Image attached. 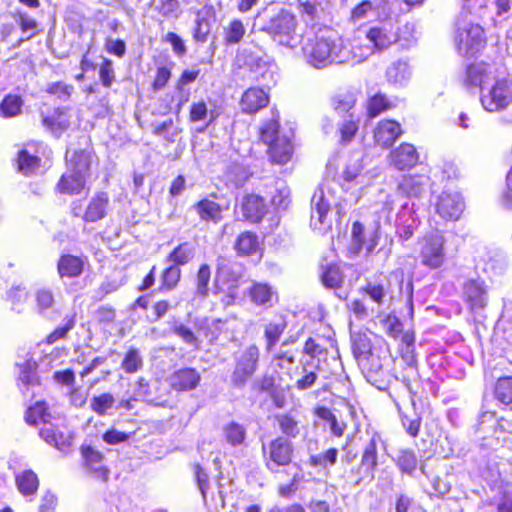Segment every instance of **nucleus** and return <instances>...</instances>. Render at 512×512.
Wrapping results in <instances>:
<instances>
[{
  "instance_id": "1",
  "label": "nucleus",
  "mask_w": 512,
  "mask_h": 512,
  "mask_svg": "<svg viewBox=\"0 0 512 512\" xmlns=\"http://www.w3.org/2000/svg\"><path fill=\"white\" fill-rule=\"evenodd\" d=\"M281 116L276 108L270 110V117L262 121L258 129L259 140L267 145V157L270 163L285 165L291 161L294 154L292 140L287 136H280Z\"/></svg>"
},
{
  "instance_id": "2",
  "label": "nucleus",
  "mask_w": 512,
  "mask_h": 512,
  "mask_svg": "<svg viewBox=\"0 0 512 512\" xmlns=\"http://www.w3.org/2000/svg\"><path fill=\"white\" fill-rule=\"evenodd\" d=\"M297 27L296 15L282 8L268 19L261 31L265 32L279 46L294 49L297 46Z\"/></svg>"
},
{
  "instance_id": "3",
  "label": "nucleus",
  "mask_w": 512,
  "mask_h": 512,
  "mask_svg": "<svg viewBox=\"0 0 512 512\" xmlns=\"http://www.w3.org/2000/svg\"><path fill=\"white\" fill-rule=\"evenodd\" d=\"M302 52L308 64L322 69L338 62L340 48L331 37L315 34L303 45Z\"/></svg>"
},
{
  "instance_id": "4",
  "label": "nucleus",
  "mask_w": 512,
  "mask_h": 512,
  "mask_svg": "<svg viewBox=\"0 0 512 512\" xmlns=\"http://www.w3.org/2000/svg\"><path fill=\"white\" fill-rule=\"evenodd\" d=\"M261 352L256 344H250L234 354V367L231 373V384L243 387L256 373Z\"/></svg>"
},
{
  "instance_id": "5",
  "label": "nucleus",
  "mask_w": 512,
  "mask_h": 512,
  "mask_svg": "<svg viewBox=\"0 0 512 512\" xmlns=\"http://www.w3.org/2000/svg\"><path fill=\"white\" fill-rule=\"evenodd\" d=\"M261 451L264 465L269 471H277L280 467H288L294 462L295 447L290 440L282 436L263 444Z\"/></svg>"
},
{
  "instance_id": "6",
  "label": "nucleus",
  "mask_w": 512,
  "mask_h": 512,
  "mask_svg": "<svg viewBox=\"0 0 512 512\" xmlns=\"http://www.w3.org/2000/svg\"><path fill=\"white\" fill-rule=\"evenodd\" d=\"M385 326L386 334L394 340H399L403 345L407 347V351L401 355L405 360L406 365L410 368H417V359L413 352L415 344V331L413 329L404 330V324L394 314H388L382 320Z\"/></svg>"
},
{
  "instance_id": "7",
  "label": "nucleus",
  "mask_w": 512,
  "mask_h": 512,
  "mask_svg": "<svg viewBox=\"0 0 512 512\" xmlns=\"http://www.w3.org/2000/svg\"><path fill=\"white\" fill-rule=\"evenodd\" d=\"M420 259L421 264L429 269H438L444 265L445 238L440 231L434 230L422 237Z\"/></svg>"
},
{
  "instance_id": "8",
  "label": "nucleus",
  "mask_w": 512,
  "mask_h": 512,
  "mask_svg": "<svg viewBox=\"0 0 512 512\" xmlns=\"http://www.w3.org/2000/svg\"><path fill=\"white\" fill-rule=\"evenodd\" d=\"M461 299L472 314L484 311L489 305V294L483 279H467L462 284Z\"/></svg>"
},
{
  "instance_id": "9",
  "label": "nucleus",
  "mask_w": 512,
  "mask_h": 512,
  "mask_svg": "<svg viewBox=\"0 0 512 512\" xmlns=\"http://www.w3.org/2000/svg\"><path fill=\"white\" fill-rule=\"evenodd\" d=\"M457 49L465 55H474L486 47L484 29L479 24L468 23L459 27L455 36Z\"/></svg>"
},
{
  "instance_id": "10",
  "label": "nucleus",
  "mask_w": 512,
  "mask_h": 512,
  "mask_svg": "<svg viewBox=\"0 0 512 512\" xmlns=\"http://www.w3.org/2000/svg\"><path fill=\"white\" fill-rule=\"evenodd\" d=\"M481 101L483 107L489 112L506 109L512 103V80L497 79Z\"/></svg>"
},
{
  "instance_id": "11",
  "label": "nucleus",
  "mask_w": 512,
  "mask_h": 512,
  "mask_svg": "<svg viewBox=\"0 0 512 512\" xmlns=\"http://www.w3.org/2000/svg\"><path fill=\"white\" fill-rule=\"evenodd\" d=\"M218 194L213 192L209 196L198 200L194 205V211L199 219L206 223L218 224L224 218V213L229 210V203L217 202Z\"/></svg>"
},
{
  "instance_id": "12",
  "label": "nucleus",
  "mask_w": 512,
  "mask_h": 512,
  "mask_svg": "<svg viewBox=\"0 0 512 512\" xmlns=\"http://www.w3.org/2000/svg\"><path fill=\"white\" fill-rule=\"evenodd\" d=\"M236 207L242 220L251 224L260 223L268 212L264 198L254 193L245 194Z\"/></svg>"
},
{
  "instance_id": "13",
  "label": "nucleus",
  "mask_w": 512,
  "mask_h": 512,
  "mask_svg": "<svg viewBox=\"0 0 512 512\" xmlns=\"http://www.w3.org/2000/svg\"><path fill=\"white\" fill-rule=\"evenodd\" d=\"M378 464V441L376 437L373 436L364 447L361 454L360 464L355 470L359 474L356 483L360 484L364 480L372 481L375 477V471Z\"/></svg>"
},
{
  "instance_id": "14",
  "label": "nucleus",
  "mask_w": 512,
  "mask_h": 512,
  "mask_svg": "<svg viewBox=\"0 0 512 512\" xmlns=\"http://www.w3.org/2000/svg\"><path fill=\"white\" fill-rule=\"evenodd\" d=\"M200 381L201 375L194 367H181L174 370L167 377L169 388L177 393L189 392L196 389Z\"/></svg>"
},
{
  "instance_id": "15",
  "label": "nucleus",
  "mask_w": 512,
  "mask_h": 512,
  "mask_svg": "<svg viewBox=\"0 0 512 512\" xmlns=\"http://www.w3.org/2000/svg\"><path fill=\"white\" fill-rule=\"evenodd\" d=\"M464 210V201L459 193L443 191L435 203V212L445 221H455Z\"/></svg>"
},
{
  "instance_id": "16",
  "label": "nucleus",
  "mask_w": 512,
  "mask_h": 512,
  "mask_svg": "<svg viewBox=\"0 0 512 512\" xmlns=\"http://www.w3.org/2000/svg\"><path fill=\"white\" fill-rule=\"evenodd\" d=\"M270 102L269 94L257 86L248 87L239 99V109L243 114L255 115L266 108Z\"/></svg>"
},
{
  "instance_id": "17",
  "label": "nucleus",
  "mask_w": 512,
  "mask_h": 512,
  "mask_svg": "<svg viewBox=\"0 0 512 512\" xmlns=\"http://www.w3.org/2000/svg\"><path fill=\"white\" fill-rule=\"evenodd\" d=\"M94 153L88 149L67 151L64 157L66 169L87 179L91 176Z\"/></svg>"
},
{
  "instance_id": "18",
  "label": "nucleus",
  "mask_w": 512,
  "mask_h": 512,
  "mask_svg": "<svg viewBox=\"0 0 512 512\" xmlns=\"http://www.w3.org/2000/svg\"><path fill=\"white\" fill-rule=\"evenodd\" d=\"M399 122L393 119L379 121L373 130L374 144L383 149L390 148L402 134Z\"/></svg>"
},
{
  "instance_id": "19",
  "label": "nucleus",
  "mask_w": 512,
  "mask_h": 512,
  "mask_svg": "<svg viewBox=\"0 0 512 512\" xmlns=\"http://www.w3.org/2000/svg\"><path fill=\"white\" fill-rule=\"evenodd\" d=\"M109 206V194L105 191L96 192L89 199L81 219L85 223L99 222L107 217Z\"/></svg>"
},
{
  "instance_id": "20",
  "label": "nucleus",
  "mask_w": 512,
  "mask_h": 512,
  "mask_svg": "<svg viewBox=\"0 0 512 512\" xmlns=\"http://www.w3.org/2000/svg\"><path fill=\"white\" fill-rule=\"evenodd\" d=\"M366 39L371 43L374 52H382L396 43L393 34V25L382 23L371 26L365 33Z\"/></svg>"
},
{
  "instance_id": "21",
  "label": "nucleus",
  "mask_w": 512,
  "mask_h": 512,
  "mask_svg": "<svg viewBox=\"0 0 512 512\" xmlns=\"http://www.w3.org/2000/svg\"><path fill=\"white\" fill-rule=\"evenodd\" d=\"M233 249L239 257H252L263 255L262 241L257 233L251 230L240 232L235 238Z\"/></svg>"
},
{
  "instance_id": "22",
  "label": "nucleus",
  "mask_w": 512,
  "mask_h": 512,
  "mask_svg": "<svg viewBox=\"0 0 512 512\" xmlns=\"http://www.w3.org/2000/svg\"><path fill=\"white\" fill-rule=\"evenodd\" d=\"M41 123L54 136H62L71 126L70 108L55 107L51 114L43 115Z\"/></svg>"
},
{
  "instance_id": "23",
  "label": "nucleus",
  "mask_w": 512,
  "mask_h": 512,
  "mask_svg": "<svg viewBox=\"0 0 512 512\" xmlns=\"http://www.w3.org/2000/svg\"><path fill=\"white\" fill-rule=\"evenodd\" d=\"M352 254H359L365 250L367 254L372 253L378 246L379 236L375 232L371 236L366 237L365 226L360 221H354L351 226Z\"/></svg>"
},
{
  "instance_id": "24",
  "label": "nucleus",
  "mask_w": 512,
  "mask_h": 512,
  "mask_svg": "<svg viewBox=\"0 0 512 512\" xmlns=\"http://www.w3.org/2000/svg\"><path fill=\"white\" fill-rule=\"evenodd\" d=\"M87 183V178L66 169L56 182L54 190L59 195L76 196L87 189Z\"/></svg>"
},
{
  "instance_id": "25",
  "label": "nucleus",
  "mask_w": 512,
  "mask_h": 512,
  "mask_svg": "<svg viewBox=\"0 0 512 512\" xmlns=\"http://www.w3.org/2000/svg\"><path fill=\"white\" fill-rule=\"evenodd\" d=\"M390 162L398 170H409L419 162V153L414 145L402 142L390 152Z\"/></svg>"
},
{
  "instance_id": "26",
  "label": "nucleus",
  "mask_w": 512,
  "mask_h": 512,
  "mask_svg": "<svg viewBox=\"0 0 512 512\" xmlns=\"http://www.w3.org/2000/svg\"><path fill=\"white\" fill-rule=\"evenodd\" d=\"M86 265V258L70 253H63L57 261V273L60 278L74 279L80 277Z\"/></svg>"
},
{
  "instance_id": "27",
  "label": "nucleus",
  "mask_w": 512,
  "mask_h": 512,
  "mask_svg": "<svg viewBox=\"0 0 512 512\" xmlns=\"http://www.w3.org/2000/svg\"><path fill=\"white\" fill-rule=\"evenodd\" d=\"M80 454L86 468L94 472L103 481L108 480L109 470L102 465L104 454L100 450L90 444H82Z\"/></svg>"
},
{
  "instance_id": "28",
  "label": "nucleus",
  "mask_w": 512,
  "mask_h": 512,
  "mask_svg": "<svg viewBox=\"0 0 512 512\" xmlns=\"http://www.w3.org/2000/svg\"><path fill=\"white\" fill-rule=\"evenodd\" d=\"M242 275L234 270L232 263L224 257H219L216 261L215 290L214 293L222 291L218 286L219 282L228 284L229 289L239 287Z\"/></svg>"
},
{
  "instance_id": "29",
  "label": "nucleus",
  "mask_w": 512,
  "mask_h": 512,
  "mask_svg": "<svg viewBox=\"0 0 512 512\" xmlns=\"http://www.w3.org/2000/svg\"><path fill=\"white\" fill-rule=\"evenodd\" d=\"M273 425L282 434V437L290 441L301 434L300 421L291 412L275 414L273 416Z\"/></svg>"
},
{
  "instance_id": "30",
  "label": "nucleus",
  "mask_w": 512,
  "mask_h": 512,
  "mask_svg": "<svg viewBox=\"0 0 512 512\" xmlns=\"http://www.w3.org/2000/svg\"><path fill=\"white\" fill-rule=\"evenodd\" d=\"M247 295L254 305L261 307L271 306L273 299L277 298V292L265 282H253L247 290Z\"/></svg>"
},
{
  "instance_id": "31",
  "label": "nucleus",
  "mask_w": 512,
  "mask_h": 512,
  "mask_svg": "<svg viewBox=\"0 0 512 512\" xmlns=\"http://www.w3.org/2000/svg\"><path fill=\"white\" fill-rule=\"evenodd\" d=\"M372 333L368 330L359 331L352 335V352L359 363H363L372 356L373 344Z\"/></svg>"
},
{
  "instance_id": "32",
  "label": "nucleus",
  "mask_w": 512,
  "mask_h": 512,
  "mask_svg": "<svg viewBox=\"0 0 512 512\" xmlns=\"http://www.w3.org/2000/svg\"><path fill=\"white\" fill-rule=\"evenodd\" d=\"M319 279L327 289H339L344 283V274L339 263L330 262L320 267Z\"/></svg>"
},
{
  "instance_id": "33",
  "label": "nucleus",
  "mask_w": 512,
  "mask_h": 512,
  "mask_svg": "<svg viewBox=\"0 0 512 512\" xmlns=\"http://www.w3.org/2000/svg\"><path fill=\"white\" fill-rule=\"evenodd\" d=\"M225 323L226 321L221 318L210 320L204 317L196 321V330L209 343L214 344L223 334Z\"/></svg>"
},
{
  "instance_id": "34",
  "label": "nucleus",
  "mask_w": 512,
  "mask_h": 512,
  "mask_svg": "<svg viewBox=\"0 0 512 512\" xmlns=\"http://www.w3.org/2000/svg\"><path fill=\"white\" fill-rule=\"evenodd\" d=\"M246 36V25L240 18L231 19L222 30V40L226 47L240 44Z\"/></svg>"
},
{
  "instance_id": "35",
  "label": "nucleus",
  "mask_w": 512,
  "mask_h": 512,
  "mask_svg": "<svg viewBox=\"0 0 512 512\" xmlns=\"http://www.w3.org/2000/svg\"><path fill=\"white\" fill-rule=\"evenodd\" d=\"M426 178L422 175H406L397 186L398 192L407 198H418L424 191Z\"/></svg>"
},
{
  "instance_id": "36",
  "label": "nucleus",
  "mask_w": 512,
  "mask_h": 512,
  "mask_svg": "<svg viewBox=\"0 0 512 512\" xmlns=\"http://www.w3.org/2000/svg\"><path fill=\"white\" fill-rule=\"evenodd\" d=\"M182 279V270L178 265L169 264L160 272V284L158 286L159 293H169L174 291L180 284Z\"/></svg>"
},
{
  "instance_id": "37",
  "label": "nucleus",
  "mask_w": 512,
  "mask_h": 512,
  "mask_svg": "<svg viewBox=\"0 0 512 512\" xmlns=\"http://www.w3.org/2000/svg\"><path fill=\"white\" fill-rule=\"evenodd\" d=\"M389 290L388 283L368 281L359 288V293L376 305L382 306L386 302Z\"/></svg>"
},
{
  "instance_id": "38",
  "label": "nucleus",
  "mask_w": 512,
  "mask_h": 512,
  "mask_svg": "<svg viewBox=\"0 0 512 512\" xmlns=\"http://www.w3.org/2000/svg\"><path fill=\"white\" fill-rule=\"evenodd\" d=\"M15 485L23 496H32L38 491L40 480L31 469L23 470L15 475Z\"/></svg>"
},
{
  "instance_id": "39",
  "label": "nucleus",
  "mask_w": 512,
  "mask_h": 512,
  "mask_svg": "<svg viewBox=\"0 0 512 512\" xmlns=\"http://www.w3.org/2000/svg\"><path fill=\"white\" fill-rule=\"evenodd\" d=\"M51 418L52 415L45 400L36 401L24 413V420L30 426H37L41 422L48 423Z\"/></svg>"
},
{
  "instance_id": "40",
  "label": "nucleus",
  "mask_w": 512,
  "mask_h": 512,
  "mask_svg": "<svg viewBox=\"0 0 512 512\" xmlns=\"http://www.w3.org/2000/svg\"><path fill=\"white\" fill-rule=\"evenodd\" d=\"M393 107V102L386 94L377 92L374 95L368 97L366 101V116L369 119H374L381 114L391 110Z\"/></svg>"
},
{
  "instance_id": "41",
  "label": "nucleus",
  "mask_w": 512,
  "mask_h": 512,
  "mask_svg": "<svg viewBox=\"0 0 512 512\" xmlns=\"http://www.w3.org/2000/svg\"><path fill=\"white\" fill-rule=\"evenodd\" d=\"M195 256L194 246L184 241L175 246L166 256V261L172 265L185 266L192 261Z\"/></svg>"
},
{
  "instance_id": "42",
  "label": "nucleus",
  "mask_w": 512,
  "mask_h": 512,
  "mask_svg": "<svg viewBox=\"0 0 512 512\" xmlns=\"http://www.w3.org/2000/svg\"><path fill=\"white\" fill-rule=\"evenodd\" d=\"M15 165L18 172L25 176H29L34 174L40 168L41 158L23 148L16 155Z\"/></svg>"
},
{
  "instance_id": "43",
  "label": "nucleus",
  "mask_w": 512,
  "mask_h": 512,
  "mask_svg": "<svg viewBox=\"0 0 512 512\" xmlns=\"http://www.w3.org/2000/svg\"><path fill=\"white\" fill-rule=\"evenodd\" d=\"M287 329V321L280 317L271 321L264 327V338L266 351H272Z\"/></svg>"
},
{
  "instance_id": "44",
  "label": "nucleus",
  "mask_w": 512,
  "mask_h": 512,
  "mask_svg": "<svg viewBox=\"0 0 512 512\" xmlns=\"http://www.w3.org/2000/svg\"><path fill=\"white\" fill-rule=\"evenodd\" d=\"M221 111L211 110L208 111L207 103L204 100L193 102L189 107L188 119L191 123L204 121L209 116V121L206 127L214 123L220 116Z\"/></svg>"
},
{
  "instance_id": "45",
  "label": "nucleus",
  "mask_w": 512,
  "mask_h": 512,
  "mask_svg": "<svg viewBox=\"0 0 512 512\" xmlns=\"http://www.w3.org/2000/svg\"><path fill=\"white\" fill-rule=\"evenodd\" d=\"M39 436L47 444L55 447L60 451H66L71 446V440L66 437L61 431L53 427H44L39 430Z\"/></svg>"
},
{
  "instance_id": "46",
  "label": "nucleus",
  "mask_w": 512,
  "mask_h": 512,
  "mask_svg": "<svg viewBox=\"0 0 512 512\" xmlns=\"http://www.w3.org/2000/svg\"><path fill=\"white\" fill-rule=\"evenodd\" d=\"M23 98L18 94H6L0 102V116L2 118H14L22 113Z\"/></svg>"
},
{
  "instance_id": "47",
  "label": "nucleus",
  "mask_w": 512,
  "mask_h": 512,
  "mask_svg": "<svg viewBox=\"0 0 512 512\" xmlns=\"http://www.w3.org/2000/svg\"><path fill=\"white\" fill-rule=\"evenodd\" d=\"M64 324L53 329L43 340L46 345H52L59 340H64L68 337L70 331L76 326V313L67 315L64 319Z\"/></svg>"
},
{
  "instance_id": "48",
  "label": "nucleus",
  "mask_w": 512,
  "mask_h": 512,
  "mask_svg": "<svg viewBox=\"0 0 512 512\" xmlns=\"http://www.w3.org/2000/svg\"><path fill=\"white\" fill-rule=\"evenodd\" d=\"M313 413L316 417L329 424L330 430L335 437L340 438L343 436L346 426L338 422L330 408L318 405L313 409Z\"/></svg>"
},
{
  "instance_id": "49",
  "label": "nucleus",
  "mask_w": 512,
  "mask_h": 512,
  "mask_svg": "<svg viewBox=\"0 0 512 512\" xmlns=\"http://www.w3.org/2000/svg\"><path fill=\"white\" fill-rule=\"evenodd\" d=\"M144 360L141 352L136 347H130L123 356L120 367L126 374H134L141 370Z\"/></svg>"
},
{
  "instance_id": "50",
  "label": "nucleus",
  "mask_w": 512,
  "mask_h": 512,
  "mask_svg": "<svg viewBox=\"0 0 512 512\" xmlns=\"http://www.w3.org/2000/svg\"><path fill=\"white\" fill-rule=\"evenodd\" d=\"M211 279V268L207 263L201 264L195 275V293L199 298H206L209 295V283Z\"/></svg>"
},
{
  "instance_id": "51",
  "label": "nucleus",
  "mask_w": 512,
  "mask_h": 512,
  "mask_svg": "<svg viewBox=\"0 0 512 512\" xmlns=\"http://www.w3.org/2000/svg\"><path fill=\"white\" fill-rule=\"evenodd\" d=\"M45 93L59 101H69L74 93V86L64 81L50 82L44 89Z\"/></svg>"
},
{
  "instance_id": "52",
  "label": "nucleus",
  "mask_w": 512,
  "mask_h": 512,
  "mask_svg": "<svg viewBox=\"0 0 512 512\" xmlns=\"http://www.w3.org/2000/svg\"><path fill=\"white\" fill-rule=\"evenodd\" d=\"M494 397L502 404L512 403V376L499 377L493 389Z\"/></svg>"
},
{
  "instance_id": "53",
  "label": "nucleus",
  "mask_w": 512,
  "mask_h": 512,
  "mask_svg": "<svg viewBox=\"0 0 512 512\" xmlns=\"http://www.w3.org/2000/svg\"><path fill=\"white\" fill-rule=\"evenodd\" d=\"M329 211L330 203L329 200L325 198L324 193L320 192L319 194H315L312 198L311 219H316L319 224H323L326 221Z\"/></svg>"
},
{
  "instance_id": "54",
  "label": "nucleus",
  "mask_w": 512,
  "mask_h": 512,
  "mask_svg": "<svg viewBox=\"0 0 512 512\" xmlns=\"http://www.w3.org/2000/svg\"><path fill=\"white\" fill-rule=\"evenodd\" d=\"M359 130V119H346L338 127L339 143L347 145L351 143Z\"/></svg>"
},
{
  "instance_id": "55",
  "label": "nucleus",
  "mask_w": 512,
  "mask_h": 512,
  "mask_svg": "<svg viewBox=\"0 0 512 512\" xmlns=\"http://www.w3.org/2000/svg\"><path fill=\"white\" fill-rule=\"evenodd\" d=\"M35 306L40 314L46 313L55 304L54 293L50 288H40L34 293Z\"/></svg>"
},
{
  "instance_id": "56",
  "label": "nucleus",
  "mask_w": 512,
  "mask_h": 512,
  "mask_svg": "<svg viewBox=\"0 0 512 512\" xmlns=\"http://www.w3.org/2000/svg\"><path fill=\"white\" fill-rule=\"evenodd\" d=\"M224 437L232 446H238L244 443L246 430L243 425L230 422L224 427Z\"/></svg>"
},
{
  "instance_id": "57",
  "label": "nucleus",
  "mask_w": 512,
  "mask_h": 512,
  "mask_svg": "<svg viewBox=\"0 0 512 512\" xmlns=\"http://www.w3.org/2000/svg\"><path fill=\"white\" fill-rule=\"evenodd\" d=\"M396 466L404 474H412L417 467V458L413 450H401L397 455Z\"/></svg>"
},
{
  "instance_id": "58",
  "label": "nucleus",
  "mask_w": 512,
  "mask_h": 512,
  "mask_svg": "<svg viewBox=\"0 0 512 512\" xmlns=\"http://www.w3.org/2000/svg\"><path fill=\"white\" fill-rule=\"evenodd\" d=\"M98 76L103 87L110 88L116 80L113 61L107 57H102L98 66Z\"/></svg>"
},
{
  "instance_id": "59",
  "label": "nucleus",
  "mask_w": 512,
  "mask_h": 512,
  "mask_svg": "<svg viewBox=\"0 0 512 512\" xmlns=\"http://www.w3.org/2000/svg\"><path fill=\"white\" fill-rule=\"evenodd\" d=\"M338 458V450L334 447L329 448L319 454L311 455L308 463L314 467H327L336 464Z\"/></svg>"
},
{
  "instance_id": "60",
  "label": "nucleus",
  "mask_w": 512,
  "mask_h": 512,
  "mask_svg": "<svg viewBox=\"0 0 512 512\" xmlns=\"http://www.w3.org/2000/svg\"><path fill=\"white\" fill-rule=\"evenodd\" d=\"M115 399L109 392L93 396L90 400V408L99 416H104L112 408Z\"/></svg>"
},
{
  "instance_id": "61",
  "label": "nucleus",
  "mask_w": 512,
  "mask_h": 512,
  "mask_svg": "<svg viewBox=\"0 0 512 512\" xmlns=\"http://www.w3.org/2000/svg\"><path fill=\"white\" fill-rule=\"evenodd\" d=\"M396 43H399L403 48L409 47L415 41L414 25L407 22L401 26L393 29Z\"/></svg>"
},
{
  "instance_id": "62",
  "label": "nucleus",
  "mask_w": 512,
  "mask_h": 512,
  "mask_svg": "<svg viewBox=\"0 0 512 512\" xmlns=\"http://www.w3.org/2000/svg\"><path fill=\"white\" fill-rule=\"evenodd\" d=\"M172 77L171 68L168 66H158L151 83V89L154 92L160 91L166 87Z\"/></svg>"
},
{
  "instance_id": "63",
  "label": "nucleus",
  "mask_w": 512,
  "mask_h": 512,
  "mask_svg": "<svg viewBox=\"0 0 512 512\" xmlns=\"http://www.w3.org/2000/svg\"><path fill=\"white\" fill-rule=\"evenodd\" d=\"M465 74V82L468 85L476 86L482 84L486 73L479 65L470 64L467 66Z\"/></svg>"
},
{
  "instance_id": "64",
  "label": "nucleus",
  "mask_w": 512,
  "mask_h": 512,
  "mask_svg": "<svg viewBox=\"0 0 512 512\" xmlns=\"http://www.w3.org/2000/svg\"><path fill=\"white\" fill-rule=\"evenodd\" d=\"M102 439L106 444L116 445L126 442L129 439V434L115 428H111L103 433Z\"/></svg>"
}]
</instances>
